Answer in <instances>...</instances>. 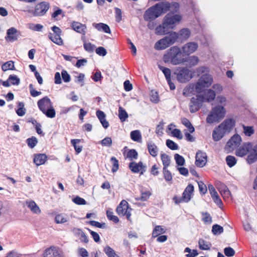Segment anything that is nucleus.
Here are the masks:
<instances>
[{
  "label": "nucleus",
  "instance_id": "32",
  "mask_svg": "<svg viewBox=\"0 0 257 257\" xmlns=\"http://www.w3.org/2000/svg\"><path fill=\"white\" fill-rule=\"evenodd\" d=\"M194 191V186L193 185L190 184H189L185 189L184 190L183 195H184V198L186 200V201H189L191 200V197H189V195L186 196V193H189L191 195L192 193Z\"/></svg>",
  "mask_w": 257,
  "mask_h": 257
},
{
  "label": "nucleus",
  "instance_id": "23",
  "mask_svg": "<svg viewBox=\"0 0 257 257\" xmlns=\"http://www.w3.org/2000/svg\"><path fill=\"white\" fill-rule=\"evenodd\" d=\"M226 133L222 127H219V125L216 127L212 133V138L214 141L217 142L220 140Z\"/></svg>",
  "mask_w": 257,
  "mask_h": 257
},
{
  "label": "nucleus",
  "instance_id": "34",
  "mask_svg": "<svg viewBox=\"0 0 257 257\" xmlns=\"http://www.w3.org/2000/svg\"><path fill=\"white\" fill-rule=\"evenodd\" d=\"M198 245L201 250H209L211 246V244L203 239H200L198 241Z\"/></svg>",
  "mask_w": 257,
  "mask_h": 257
},
{
  "label": "nucleus",
  "instance_id": "5",
  "mask_svg": "<svg viewBox=\"0 0 257 257\" xmlns=\"http://www.w3.org/2000/svg\"><path fill=\"white\" fill-rule=\"evenodd\" d=\"M37 105L39 109L47 117L53 118L56 115V111L53 107V103L48 96H45L39 100Z\"/></svg>",
  "mask_w": 257,
  "mask_h": 257
},
{
  "label": "nucleus",
  "instance_id": "60",
  "mask_svg": "<svg viewBox=\"0 0 257 257\" xmlns=\"http://www.w3.org/2000/svg\"><path fill=\"white\" fill-rule=\"evenodd\" d=\"M163 174L164 178L166 181H170L172 180V174L167 168H163Z\"/></svg>",
  "mask_w": 257,
  "mask_h": 257
},
{
  "label": "nucleus",
  "instance_id": "52",
  "mask_svg": "<svg viewBox=\"0 0 257 257\" xmlns=\"http://www.w3.org/2000/svg\"><path fill=\"white\" fill-rule=\"evenodd\" d=\"M212 232L214 235L220 234L223 232V228L219 225L214 224L212 226Z\"/></svg>",
  "mask_w": 257,
  "mask_h": 257
},
{
  "label": "nucleus",
  "instance_id": "62",
  "mask_svg": "<svg viewBox=\"0 0 257 257\" xmlns=\"http://www.w3.org/2000/svg\"><path fill=\"white\" fill-rule=\"evenodd\" d=\"M88 223L93 226H95L99 228H105V223H101L98 221L95 220H91Z\"/></svg>",
  "mask_w": 257,
  "mask_h": 257
},
{
  "label": "nucleus",
  "instance_id": "35",
  "mask_svg": "<svg viewBox=\"0 0 257 257\" xmlns=\"http://www.w3.org/2000/svg\"><path fill=\"white\" fill-rule=\"evenodd\" d=\"M166 230L161 225H157L154 228L152 232V237L155 238L161 234L165 233Z\"/></svg>",
  "mask_w": 257,
  "mask_h": 257
},
{
  "label": "nucleus",
  "instance_id": "54",
  "mask_svg": "<svg viewBox=\"0 0 257 257\" xmlns=\"http://www.w3.org/2000/svg\"><path fill=\"white\" fill-rule=\"evenodd\" d=\"M26 141H27L28 146L30 148H32V149L34 148L38 143L37 139L35 137H32L30 138H28Z\"/></svg>",
  "mask_w": 257,
  "mask_h": 257
},
{
  "label": "nucleus",
  "instance_id": "40",
  "mask_svg": "<svg viewBox=\"0 0 257 257\" xmlns=\"http://www.w3.org/2000/svg\"><path fill=\"white\" fill-rule=\"evenodd\" d=\"M131 138L135 142H139L142 139L141 134L139 130L131 132Z\"/></svg>",
  "mask_w": 257,
  "mask_h": 257
},
{
  "label": "nucleus",
  "instance_id": "50",
  "mask_svg": "<svg viewBox=\"0 0 257 257\" xmlns=\"http://www.w3.org/2000/svg\"><path fill=\"white\" fill-rule=\"evenodd\" d=\"M98 143L103 147H110L112 145V139L110 137H105Z\"/></svg>",
  "mask_w": 257,
  "mask_h": 257
},
{
  "label": "nucleus",
  "instance_id": "55",
  "mask_svg": "<svg viewBox=\"0 0 257 257\" xmlns=\"http://www.w3.org/2000/svg\"><path fill=\"white\" fill-rule=\"evenodd\" d=\"M110 161L112 165V172H116L119 168L118 161L114 157H112L110 158Z\"/></svg>",
  "mask_w": 257,
  "mask_h": 257
},
{
  "label": "nucleus",
  "instance_id": "39",
  "mask_svg": "<svg viewBox=\"0 0 257 257\" xmlns=\"http://www.w3.org/2000/svg\"><path fill=\"white\" fill-rule=\"evenodd\" d=\"M243 133L245 136L250 137L254 133V130L252 126H246L244 124L242 125Z\"/></svg>",
  "mask_w": 257,
  "mask_h": 257
},
{
  "label": "nucleus",
  "instance_id": "2",
  "mask_svg": "<svg viewBox=\"0 0 257 257\" xmlns=\"http://www.w3.org/2000/svg\"><path fill=\"white\" fill-rule=\"evenodd\" d=\"M209 68L206 66H201L197 68L196 72L198 76H200L196 83V93H200L206 88L211 85L213 83V77L209 73Z\"/></svg>",
  "mask_w": 257,
  "mask_h": 257
},
{
  "label": "nucleus",
  "instance_id": "51",
  "mask_svg": "<svg viewBox=\"0 0 257 257\" xmlns=\"http://www.w3.org/2000/svg\"><path fill=\"white\" fill-rule=\"evenodd\" d=\"M226 162L227 165L229 167H232L234 166L236 163V160L235 158L232 156H227L226 158Z\"/></svg>",
  "mask_w": 257,
  "mask_h": 257
},
{
  "label": "nucleus",
  "instance_id": "26",
  "mask_svg": "<svg viewBox=\"0 0 257 257\" xmlns=\"http://www.w3.org/2000/svg\"><path fill=\"white\" fill-rule=\"evenodd\" d=\"M92 25V26L98 31L103 32L107 34H110L111 32L109 27L107 24L102 23H93Z\"/></svg>",
  "mask_w": 257,
  "mask_h": 257
},
{
  "label": "nucleus",
  "instance_id": "61",
  "mask_svg": "<svg viewBox=\"0 0 257 257\" xmlns=\"http://www.w3.org/2000/svg\"><path fill=\"white\" fill-rule=\"evenodd\" d=\"M224 253L226 256L231 257L234 255L235 251L232 247H227L224 249Z\"/></svg>",
  "mask_w": 257,
  "mask_h": 257
},
{
  "label": "nucleus",
  "instance_id": "9",
  "mask_svg": "<svg viewBox=\"0 0 257 257\" xmlns=\"http://www.w3.org/2000/svg\"><path fill=\"white\" fill-rule=\"evenodd\" d=\"M204 98L201 94H198L195 97L191 98L189 104V109L191 112L197 111L202 106Z\"/></svg>",
  "mask_w": 257,
  "mask_h": 257
},
{
  "label": "nucleus",
  "instance_id": "46",
  "mask_svg": "<svg viewBox=\"0 0 257 257\" xmlns=\"http://www.w3.org/2000/svg\"><path fill=\"white\" fill-rule=\"evenodd\" d=\"M168 28L167 26L164 25V22L162 25H159L155 29V33L158 35H165L167 33L166 30V28Z\"/></svg>",
  "mask_w": 257,
  "mask_h": 257
},
{
  "label": "nucleus",
  "instance_id": "48",
  "mask_svg": "<svg viewBox=\"0 0 257 257\" xmlns=\"http://www.w3.org/2000/svg\"><path fill=\"white\" fill-rule=\"evenodd\" d=\"M184 252H188V253L186 254V257H196L198 255V253L196 249L191 250L189 247H187L184 249Z\"/></svg>",
  "mask_w": 257,
  "mask_h": 257
},
{
  "label": "nucleus",
  "instance_id": "14",
  "mask_svg": "<svg viewBox=\"0 0 257 257\" xmlns=\"http://www.w3.org/2000/svg\"><path fill=\"white\" fill-rule=\"evenodd\" d=\"M42 257H64L63 252L57 247L51 246L46 248Z\"/></svg>",
  "mask_w": 257,
  "mask_h": 257
},
{
  "label": "nucleus",
  "instance_id": "57",
  "mask_svg": "<svg viewBox=\"0 0 257 257\" xmlns=\"http://www.w3.org/2000/svg\"><path fill=\"white\" fill-rule=\"evenodd\" d=\"M8 80L10 81L13 85H18L20 83V79L16 75H10L9 77Z\"/></svg>",
  "mask_w": 257,
  "mask_h": 257
},
{
  "label": "nucleus",
  "instance_id": "37",
  "mask_svg": "<svg viewBox=\"0 0 257 257\" xmlns=\"http://www.w3.org/2000/svg\"><path fill=\"white\" fill-rule=\"evenodd\" d=\"M2 69L4 71H7L9 70H15L14 62L13 61H9L5 62L2 65Z\"/></svg>",
  "mask_w": 257,
  "mask_h": 257
},
{
  "label": "nucleus",
  "instance_id": "25",
  "mask_svg": "<svg viewBox=\"0 0 257 257\" xmlns=\"http://www.w3.org/2000/svg\"><path fill=\"white\" fill-rule=\"evenodd\" d=\"M47 160V156L45 154H38L34 155L33 162L36 166L44 164Z\"/></svg>",
  "mask_w": 257,
  "mask_h": 257
},
{
  "label": "nucleus",
  "instance_id": "10",
  "mask_svg": "<svg viewBox=\"0 0 257 257\" xmlns=\"http://www.w3.org/2000/svg\"><path fill=\"white\" fill-rule=\"evenodd\" d=\"M131 208H129L127 202L124 200H122L116 208V212L119 216L125 215L128 220L131 215Z\"/></svg>",
  "mask_w": 257,
  "mask_h": 257
},
{
  "label": "nucleus",
  "instance_id": "1",
  "mask_svg": "<svg viewBox=\"0 0 257 257\" xmlns=\"http://www.w3.org/2000/svg\"><path fill=\"white\" fill-rule=\"evenodd\" d=\"M191 32L188 28H183L178 33L172 32L164 38L158 41L154 45L157 50H164L174 44L179 39L181 41L187 40L190 36Z\"/></svg>",
  "mask_w": 257,
  "mask_h": 257
},
{
  "label": "nucleus",
  "instance_id": "42",
  "mask_svg": "<svg viewBox=\"0 0 257 257\" xmlns=\"http://www.w3.org/2000/svg\"><path fill=\"white\" fill-rule=\"evenodd\" d=\"M161 158L164 166L163 168H168L170 163V157L166 154H162L161 155Z\"/></svg>",
  "mask_w": 257,
  "mask_h": 257
},
{
  "label": "nucleus",
  "instance_id": "27",
  "mask_svg": "<svg viewBox=\"0 0 257 257\" xmlns=\"http://www.w3.org/2000/svg\"><path fill=\"white\" fill-rule=\"evenodd\" d=\"M201 95L204 98V102H209L215 99L216 94L214 90L209 89L207 90V91L204 92V94Z\"/></svg>",
  "mask_w": 257,
  "mask_h": 257
},
{
  "label": "nucleus",
  "instance_id": "44",
  "mask_svg": "<svg viewBox=\"0 0 257 257\" xmlns=\"http://www.w3.org/2000/svg\"><path fill=\"white\" fill-rule=\"evenodd\" d=\"M19 108L16 110L17 114L20 116H24L26 113V109L25 108V104L23 102H19Z\"/></svg>",
  "mask_w": 257,
  "mask_h": 257
},
{
  "label": "nucleus",
  "instance_id": "63",
  "mask_svg": "<svg viewBox=\"0 0 257 257\" xmlns=\"http://www.w3.org/2000/svg\"><path fill=\"white\" fill-rule=\"evenodd\" d=\"M73 202L77 205H85L86 201L82 198L79 196H76L72 199Z\"/></svg>",
  "mask_w": 257,
  "mask_h": 257
},
{
  "label": "nucleus",
  "instance_id": "7",
  "mask_svg": "<svg viewBox=\"0 0 257 257\" xmlns=\"http://www.w3.org/2000/svg\"><path fill=\"white\" fill-rule=\"evenodd\" d=\"M177 80L180 83H186L192 79L193 76L187 67H181L175 72Z\"/></svg>",
  "mask_w": 257,
  "mask_h": 257
},
{
  "label": "nucleus",
  "instance_id": "12",
  "mask_svg": "<svg viewBox=\"0 0 257 257\" xmlns=\"http://www.w3.org/2000/svg\"><path fill=\"white\" fill-rule=\"evenodd\" d=\"M181 19L182 17L180 15L168 13L164 18V25L167 26L168 28H173L174 25L180 22Z\"/></svg>",
  "mask_w": 257,
  "mask_h": 257
},
{
  "label": "nucleus",
  "instance_id": "3",
  "mask_svg": "<svg viewBox=\"0 0 257 257\" xmlns=\"http://www.w3.org/2000/svg\"><path fill=\"white\" fill-rule=\"evenodd\" d=\"M170 4L167 1L160 2L149 8L144 16L146 21H153L167 13L170 9Z\"/></svg>",
  "mask_w": 257,
  "mask_h": 257
},
{
  "label": "nucleus",
  "instance_id": "64",
  "mask_svg": "<svg viewBox=\"0 0 257 257\" xmlns=\"http://www.w3.org/2000/svg\"><path fill=\"white\" fill-rule=\"evenodd\" d=\"M84 49L88 52H92L94 50L95 46L91 43L84 42L83 44Z\"/></svg>",
  "mask_w": 257,
  "mask_h": 257
},
{
  "label": "nucleus",
  "instance_id": "59",
  "mask_svg": "<svg viewBox=\"0 0 257 257\" xmlns=\"http://www.w3.org/2000/svg\"><path fill=\"white\" fill-rule=\"evenodd\" d=\"M203 218L202 220L205 223L210 224L212 222V218L208 212H202L201 213Z\"/></svg>",
  "mask_w": 257,
  "mask_h": 257
},
{
  "label": "nucleus",
  "instance_id": "6",
  "mask_svg": "<svg viewBox=\"0 0 257 257\" xmlns=\"http://www.w3.org/2000/svg\"><path fill=\"white\" fill-rule=\"evenodd\" d=\"M225 112L223 106L217 105L213 107L206 118V122L211 124L219 121L224 117Z\"/></svg>",
  "mask_w": 257,
  "mask_h": 257
},
{
  "label": "nucleus",
  "instance_id": "29",
  "mask_svg": "<svg viewBox=\"0 0 257 257\" xmlns=\"http://www.w3.org/2000/svg\"><path fill=\"white\" fill-rule=\"evenodd\" d=\"M196 86L195 83L186 86L183 89V95L185 97H187L191 94H193L195 91L196 92Z\"/></svg>",
  "mask_w": 257,
  "mask_h": 257
},
{
  "label": "nucleus",
  "instance_id": "21",
  "mask_svg": "<svg viewBox=\"0 0 257 257\" xmlns=\"http://www.w3.org/2000/svg\"><path fill=\"white\" fill-rule=\"evenodd\" d=\"M71 26L73 30L76 32L80 33L83 35L86 34V26L84 24H82L78 22H73L71 23Z\"/></svg>",
  "mask_w": 257,
  "mask_h": 257
},
{
  "label": "nucleus",
  "instance_id": "20",
  "mask_svg": "<svg viewBox=\"0 0 257 257\" xmlns=\"http://www.w3.org/2000/svg\"><path fill=\"white\" fill-rule=\"evenodd\" d=\"M250 149H251V143H244L236 151V155L239 157H243L247 153L249 154Z\"/></svg>",
  "mask_w": 257,
  "mask_h": 257
},
{
  "label": "nucleus",
  "instance_id": "19",
  "mask_svg": "<svg viewBox=\"0 0 257 257\" xmlns=\"http://www.w3.org/2000/svg\"><path fill=\"white\" fill-rule=\"evenodd\" d=\"M130 170L135 173H139L141 171V174H143L145 171V166L142 162L137 163L135 162H131L129 164Z\"/></svg>",
  "mask_w": 257,
  "mask_h": 257
},
{
  "label": "nucleus",
  "instance_id": "24",
  "mask_svg": "<svg viewBox=\"0 0 257 257\" xmlns=\"http://www.w3.org/2000/svg\"><path fill=\"white\" fill-rule=\"evenodd\" d=\"M183 63H186V65L189 67H194L197 65L199 62V59L197 56H191L183 58Z\"/></svg>",
  "mask_w": 257,
  "mask_h": 257
},
{
  "label": "nucleus",
  "instance_id": "28",
  "mask_svg": "<svg viewBox=\"0 0 257 257\" xmlns=\"http://www.w3.org/2000/svg\"><path fill=\"white\" fill-rule=\"evenodd\" d=\"M96 115L103 127L104 128H107L109 126V123L105 119V114L104 112L101 110H98L96 111Z\"/></svg>",
  "mask_w": 257,
  "mask_h": 257
},
{
  "label": "nucleus",
  "instance_id": "41",
  "mask_svg": "<svg viewBox=\"0 0 257 257\" xmlns=\"http://www.w3.org/2000/svg\"><path fill=\"white\" fill-rule=\"evenodd\" d=\"M103 251L108 257H119L116 254L114 249L108 245L104 248Z\"/></svg>",
  "mask_w": 257,
  "mask_h": 257
},
{
  "label": "nucleus",
  "instance_id": "4",
  "mask_svg": "<svg viewBox=\"0 0 257 257\" xmlns=\"http://www.w3.org/2000/svg\"><path fill=\"white\" fill-rule=\"evenodd\" d=\"M184 56L181 49L177 46H174L166 51L163 58L166 63L177 65L183 64Z\"/></svg>",
  "mask_w": 257,
  "mask_h": 257
},
{
  "label": "nucleus",
  "instance_id": "56",
  "mask_svg": "<svg viewBox=\"0 0 257 257\" xmlns=\"http://www.w3.org/2000/svg\"><path fill=\"white\" fill-rule=\"evenodd\" d=\"M174 159L176 161V164L178 166H183L185 164V159L181 155L176 154L174 156Z\"/></svg>",
  "mask_w": 257,
  "mask_h": 257
},
{
  "label": "nucleus",
  "instance_id": "11",
  "mask_svg": "<svg viewBox=\"0 0 257 257\" xmlns=\"http://www.w3.org/2000/svg\"><path fill=\"white\" fill-rule=\"evenodd\" d=\"M50 8V4L46 2H42L38 4L32 13L34 16L40 17L45 15Z\"/></svg>",
  "mask_w": 257,
  "mask_h": 257
},
{
  "label": "nucleus",
  "instance_id": "18",
  "mask_svg": "<svg viewBox=\"0 0 257 257\" xmlns=\"http://www.w3.org/2000/svg\"><path fill=\"white\" fill-rule=\"evenodd\" d=\"M257 161V144L253 145L251 143V149H250L249 154L248 155L246 161L248 164H251Z\"/></svg>",
  "mask_w": 257,
  "mask_h": 257
},
{
  "label": "nucleus",
  "instance_id": "49",
  "mask_svg": "<svg viewBox=\"0 0 257 257\" xmlns=\"http://www.w3.org/2000/svg\"><path fill=\"white\" fill-rule=\"evenodd\" d=\"M106 216L107 218L113 222L116 223L119 221V218L117 216L114 215L112 211L110 210H107Z\"/></svg>",
  "mask_w": 257,
  "mask_h": 257
},
{
  "label": "nucleus",
  "instance_id": "30",
  "mask_svg": "<svg viewBox=\"0 0 257 257\" xmlns=\"http://www.w3.org/2000/svg\"><path fill=\"white\" fill-rule=\"evenodd\" d=\"M18 31L15 28H11L7 30V35L9 40L14 42L18 39Z\"/></svg>",
  "mask_w": 257,
  "mask_h": 257
},
{
  "label": "nucleus",
  "instance_id": "16",
  "mask_svg": "<svg viewBox=\"0 0 257 257\" xmlns=\"http://www.w3.org/2000/svg\"><path fill=\"white\" fill-rule=\"evenodd\" d=\"M235 121L233 118L225 119L219 124V127H222L226 133H229L235 126Z\"/></svg>",
  "mask_w": 257,
  "mask_h": 257
},
{
  "label": "nucleus",
  "instance_id": "8",
  "mask_svg": "<svg viewBox=\"0 0 257 257\" xmlns=\"http://www.w3.org/2000/svg\"><path fill=\"white\" fill-rule=\"evenodd\" d=\"M52 32L48 33V38L55 44L61 46L63 44V41L61 38L62 30L58 27L54 26L51 27Z\"/></svg>",
  "mask_w": 257,
  "mask_h": 257
},
{
  "label": "nucleus",
  "instance_id": "33",
  "mask_svg": "<svg viewBox=\"0 0 257 257\" xmlns=\"http://www.w3.org/2000/svg\"><path fill=\"white\" fill-rule=\"evenodd\" d=\"M28 208L35 214H40L41 210L37 204L33 201H31L27 202Z\"/></svg>",
  "mask_w": 257,
  "mask_h": 257
},
{
  "label": "nucleus",
  "instance_id": "15",
  "mask_svg": "<svg viewBox=\"0 0 257 257\" xmlns=\"http://www.w3.org/2000/svg\"><path fill=\"white\" fill-rule=\"evenodd\" d=\"M207 156L206 153L198 151L195 156V165L200 168L204 167L207 163Z\"/></svg>",
  "mask_w": 257,
  "mask_h": 257
},
{
  "label": "nucleus",
  "instance_id": "31",
  "mask_svg": "<svg viewBox=\"0 0 257 257\" xmlns=\"http://www.w3.org/2000/svg\"><path fill=\"white\" fill-rule=\"evenodd\" d=\"M147 148L150 154L155 157L157 156L158 153V148L157 146L152 141L147 142Z\"/></svg>",
  "mask_w": 257,
  "mask_h": 257
},
{
  "label": "nucleus",
  "instance_id": "36",
  "mask_svg": "<svg viewBox=\"0 0 257 257\" xmlns=\"http://www.w3.org/2000/svg\"><path fill=\"white\" fill-rule=\"evenodd\" d=\"M69 220V217L65 214H59L55 216V222L58 224L64 223Z\"/></svg>",
  "mask_w": 257,
  "mask_h": 257
},
{
  "label": "nucleus",
  "instance_id": "58",
  "mask_svg": "<svg viewBox=\"0 0 257 257\" xmlns=\"http://www.w3.org/2000/svg\"><path fill=\"white\" fill-rule=\"evenodd\" d=\"M166 146L172 150H176L178 149V146L176 143L171 140L166 141Z\"/></svg>",
  "mask_w": 257,
  "mask_h": 257
},
{
  "label": "nucleus",
  "instance_id": "38",
  "mask_svg": "<svg viewBox=\"0 0 257 257\" xmlns=\"http://www.w3.org/2000/svg\"><path fill=\"white\" fill-rule=\"evenodd\" d=\"M128 114L122 107L118 108V117L121 122H124L128 118Z\"/></svg>",
  "mask_w": 257,
  "mask_h": 257
},
{
  "label": "nucleus",
  "instance_id": "53",
  "mask_svg": "<svg viewBox=\"0 0 257 257\" xmlns=\"http://www.w3.org/2000/svg\"><path fill=\"white\" fill-rule=\"evenodd\" d=\"M152 193L150 191H142L141 192V197L139 198H136L137 200H141L142 201H147L151 195Z\"/></svg>",
  "mask_w": 257,
  "mask_h": 257
},
{
  "label": "nucleus",
  "instance_id": "22",
  "mask_svg": "<svg viewBox=\"0 0 257 257\" xmlns=\"http://www.w3.org/2000/svg\"><path fill=\"white\" fill-rule=\"evenodd\" d=\"M72 232L76 237H79L81 242L85 243L88 242L89 240L87 236L81 229L74 228L72 229Z\"/></svg>",
  "mask_w": 257,
  "mask_h": 257
},
{
  "label": "nucleus",
  "instance_id": "43",
  "mask_svg": "<svg viewBox=\"0 0 257 257\" xmlns=\"http://www.w3.org/2000/svg\"><path fill=\"white\" fill-rule=\"evenodd\" d=\"M80 141L81 140L80 139H72L71 140V143L74 147L77 154L80 153L82 150V147L81 146L77 145V144L80 143Z\"/></svg>",
  "mask_w": 257,
  "mask_h": 257
},
{
  "label": "nucleus",
  "instance_id": "17",
  "mask_svg": "<svg viewBox=\"0 0 257 257\" xmlns=\"http://www.w3.org/2000/svg\"><path fill=\"white\" fill-rule=\"evenodd\" d=\"M241 142V137L239 135L236 134L229 139L227 143L226 146L232 149H234L240 145Z\"/></svg>",
  "mask_w": 257,
  "mask_h": 257
},
{
  "label": "nucleus",
  "instance_id": "13",
  "mask_svg": "<svg viewBox=\"0 0 257 257\" xmlns=\"http://www.w3.org/2000/svg\"><path fill=\"white\" fill-rule=\"evenodd\" d=\"M198 45L197 43L194 42H188L184 45L181 50L184 56H189L190 54L194 53L198 49Z\"/></svg>",
  "mask_w": 257,
  "mask_h": 257
},
{
  "label": "nucleus",
  "instance_id": "47",
  "mask_svg": "<svg viewBox=\"0 0 257 257\" xmlns=\"http://www.w3.org/2000/svg\"><path fill=\"white\" fill-rule=\"evenodd\" d=\"M138 154L135 149L130 150L126 154V157L131 161L138 158Z\"/></svg>",
  "mask_w": 257,
  "mask_h": 257
},
{
  "label": "nucleus",
  "instance_id": "45",
  "mask_svg": "<svg viewBox=\"0 0 257 257\" xmlns=\"http://www.w3.org/2000/svg\"><path fill=\"white\" fill-rule=\"evenodd\" d=\"M159 68L164 73L167 81H170V79H171V70L169 68L164 67L163 66L159 65Z\"/></svg>",
  "mask_w": 257,
  "mask_h": 257
}]
</instances>
